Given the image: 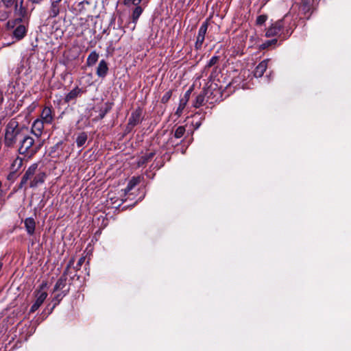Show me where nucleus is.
Returning a JSON list of instances; mask_svg holds the SVG:
<instances>
[{
	"label": "nucleus",
	"mask_w": 351,
	"mask_h": 351,
	"mask_svg": "<svg viewBox=\"0 0 351 351\" xmlns=\"http://www.w3.org/2000/svg\"><path fill=\"white\" fill-rule=\"evenodd\" d=\"M45 123L42 121L39 118L36 119L32 123V132L37 137L39 138L43 134Z\"/></svg>",
	"instance_id": "ddd939ff"
},
{
	"label": "nucleus",
	"mask_w": 351,
	"mask_h": 351,
	"mask_svg": "<svg viewBox=\"0 0 351 351\" xmlns=\"http://www.w3.org/2000/svg\"><path fill=\"white\" fill-rule=\"evenodd\" d=\"M267 19V16L265 14L260 15L256 19V24L261 25L264 24Z\"/></svg>",
	"instance_id": "f704fd0d"
},
{
	"label": "nucleus",
	"mask_w": 351,
	"mask_h": 351,
	"mask_svg": "<svg viewBox=\"0 0 351 351\" xmlns=\"http://www.w3.org/2000/svg\"><path fill=\"white\" fill-rule=\"evenodd\" d=\"M209 93L211 94V91L209 88H204L203 90L196 97L195 101H193V106L195 108H198L203 106L206 97H207V101H208L209 96L208 95Z\"/></svg>",
	"instance_id": "9d476101"
},
{
	"label": "nucleus",
	"mask_w": 351,
	"mask_h": 351,
	"mask_svg": "<svg viewBox=\"0 0 351 351\" xmlns=\"http://www.w3.org/2000/svg\"><path fill=\"white\" fill-rule=\"evenodd\" d=\"M88 138L87 134L84 132L80 133L76 138V144L78 147H82L86 142Z\"/></svg>",
	"instance_id": "5701e85b"
},
{
	"label": "nucleus",
	"mask_w": 351,
	"mask_h": 351,
	"mask_svg": "<svg viewBox=\"0 0 351 351\" xmlns=\"http://www.w3.org/2000/svg\"><path fill=\"white\" fill-rule=\"evenodd\" d=\"M185 132H186V129H185L184 126H179V127H178L176 128V131H175V133H174L175 138H180L181 137L183 136V135L184 134Z\"/></svg>",
	"instance_id": "cd10ccee"
},
{
	"label": "nucleus",
	"mask_w": 351,
	"mask_h": 351,
	"mask_svg": "<svg viewBox=\"0 0 351 351\" xmlns=\"http://www.w3.org/2000/svg\"><path fill=\"white\" fill-rule=\"evenodd\" d=\"M14 1L15 0H0V5L2 4L5 8L8 9L13 5Z\"/></svg>",
	"instance_id": "473e14b6"
},
{
	"label": "nucleus",
	"mask_w": 351,
	"mask_h": 351,
	"mask_svg": "<svg viewBox=\"0 0 351 351\" xmlns=\"http://www.w3.org/2000/svg\"><path fill=\"white\" fill-rule=\"evenodd\" d=\"M3 101V95H2V94H0V104L2 103Z\"/></svg>",
	"instance_id": "c03bdc74"
},
{
	"label": "nucleus",
	"mask_w": 351,
	"mask_h": 351,
	"mask_svg": "<svg viewBox=\"0 0 351 351\" xmlns=\"http://www.w3.org/2000/svg\"><path fill=\"white\" fill-rule=\"evenodd\" d=\"M201 125V123L200 122H196L195 124H194V126H195V129H197Z\"/></svg>",
	"instance_id": "a19ab883"
},
{
	"label": "nucleus",
	"mask_w": 351,
	"mask_h": 351,
	"mask_svg": "<svg viewBox=\"0 0 351 351\" xmlns=\"http://www.w3.org/2000/svg\"><path fill=\"white\" fill-rule=\"evenodd\" d=\"M62 0H50V7L48 10V19H53L60 12V3Z\"/></svg>",
	"instance_id": "9b49d317"
},
{
	"label": "nucleus",
	"mask_w": 351,
	"mask_h": 351,
	"mask_svg": "<svg viewBox=\"0 0 351 351\" xmlns=\"http://www.w3.org/2000/svg\"><path fill=\"white\" fill-rule=\"evenodd\" d=\"M220 60V57L219 56H213L209 61L207 62V64L205 66V69H209L212 66H215L218 64L219 61Z\"/></svg>",
	"instance_id": "a878e982"
},
{
	"label": "nucleus",
	"mask_w": 351,
	"mask_h": 351,
	"mask_svg": "<svg viewBox=\"0 0 351 351\" xmlns=\"http://www.w3.org/2000/svg\"><path fill=\"white\" fill-rule=\"evenodd\" d=\"M23 160L21 157H16L12 164V169H13V173L18 171L23 166Z\"/></svg>",
	"instance_id": "b1692460"
},
{
	"label": "nucleus",
	"mask_w": 351,
	"mask_h": 351,
	"mask_svg": "<svg viewBox=\"0 0 351 351\" xmlns=\"http://www.w3.org/2000/svg\"><path fill=\"white\" fill-rule=\"evenodd\" d=\"M141 178L140 176L132 177L128 183L126 188L124 189L125 195L129 193L137 184L141 182Z\"/></svg>",
	"instance_id": "6ab92c4d"
},
{
	"label": "nucleus",
	"mask_w": 351,
	"mask_h": 351,
	"mask_svg": "<svg viewBox=\"0 0 351 351\" xmlns=\"http://www.w3.org/2000/svg\"><path fill=\"white\" fill-rule=\"evenodd\" d=\"M84 261H85V257L84 256L81 257L78 260L76 265L74 267V269L76 271L79 270L80 269V267H82V265H83V263H84Z\"/></svg>",
	"instance_id": "c9c22d12"
},
{
	"label": "nucleus",
	"mask_w": 351,
	"mask_h": 351,
	"mask_svg": "<svg viewBox=\"0 0 351 351\" xmlns=\"http://www.w3.org/2000/svg\"><path fill=\"white\" fill-rule=\"evenodd\" d=\"M25 228L28 234L33 235L35 232L36 222L32 217H28L24 221Z\"/></svg>",
	"instance_id": "a211bd4d"
},
{
	"label": "nucleus",
	"mask_w": 351,
	"mask_h": 351,
	"mask_svg": "<svg viewBox=\"0 0 351 351\" xmlns=\"http://www.w3.org/2000/svg\"><path fill=\"white\" fill-rule=\"evenodd\" d=\"M38 163L32 164L25 172L19 184V189H22L27 182L29 181V188H36L43 184L46 178L47 174L45 171H38Z\"/></svg>",
	"instance_id": "f03ea898"
},
{
	"label": "nucleus",
	"mask_w": 351,
	"mask_h": 351,
	"mask_svg": "<svg viewBox=\"0 0 351 351\" xmlns=\"http://www.w3.org/2000/svg\"><path fill=\"white\" fill-rule=\"evenodd\" d=\"M208 27V23L207 21H204L200 26L197 35L203 36L205 38L207 29Z\"/></svg>",
	"instance_id": "bb28decb"
},
{
	"label": "nucleus",
	"mask_w": 351,
	"mask_h": 351,
	"mask_svg": "<svg viewBox=\"0 0 351 351\" xmlns=\"http://www.w3.org/2000/svg\"><path fill=\"white\" fill-rule=\"evenodd\" d=\"M143 110L141 108L138 107L131 114L128 123V128H132L134 126L141 123Z\"/></svg>",
	"instance_id": "0eeeda50"
},
{
	"label": "nucleus",
	"mask_w": 351,
	"mask_h": 351,
	"mask_svg": "<svg viewBox=\"0 0 351 351\" xmlns=\"http://www.w3.org/2000/svg\"><path fill=\"white\" fill-rule=\"evenodd\" d=\"M73 264H74V259L71 258L69 261L63 274L60 277V278L57 280V282L53 287V292L63 290L64 288L66 287V280H67V275L69 274L71 267H72L73 265Z\"/></svg>",
	"instance_id": "39448f33"
},
{
	"label": "nucleus",
	"mask_w": 351,
	"mask_h": 351,
	"mask_svg": "<svg viewBox=\"0 0 351 351\" xmlns=\"http://www.w3.org/2000/svg\"><path fill=\"white\" fill-rule=\"evenodd\" d=\"M54 112L51 107L45 106L40 114V119L46 123V125H51L54 119Z\"/></svg>",
	"instance_id": "6e6552de"
},
{
	"label": "nucleus",
	"mask_w": 351,
	"mask_h": 351,
	"mask_svg": "<svg viewBox=\"0 0 351 351\" xmlns=\"http://www.w3.org/2000/svg\"><path fill=\"white\" fill-rule=\"evenodd\" d=\"M277 43V39L274 38L271 40H267L261 45V49H265L272 45H275Z\"/></svg>",
	"instance_id": "2f4dec72"
},
{
	"label": "nucleus",
	"mask_w": 351,
	"mask_h": 351,
	"mask_svg": "<svg viewBox=\"0 0 351 351\" xmlns=\"http://www.w3.org/2000/svg\"><path fill=\"white\" fill-rule=\"evenodd\" d=\"M22 137L23 138L20 142L19 152L20 154H23L31 158L38 152L39 147L34 145L35 141L32 136H23Z\"/></svg>",
	"instance_id": "20e7f679"
},
{
	"label": "nucleus",
	"mask_w": 351,
	"mask_h": 351,
	"mask_svg": "<svg viewBox=\"0 0 351 351\" xmlns=\"http://www.w3.org/2000/svg\"><path fill=\"white\" fill-rule=\"evenodd\" d=\"M47 282L43 281L39 286V289L35 291V296L36 298L35 302L40 306L43 304L47 297V293L44 291V289L47 287Z\"/></svg>",
	"instance_id": "1a4fd4ad"
},
{
	"label": "nucleus",
	"mask_w": 351,
	"mask_h": 351,
	"mask_svg": "<svg viewBox=\"0 0 351 351\" xmlns=\"http://www.w3.org/2000/svg\"><path fill=\"white\" fill-rule=\"evenodd\" d=\"M40 306L39 304H38L37 303L34 302L32 306H31L30 309H29V313H34L36 311H37L39 307Z\"/></svg>",
	"instance_id": "4c0bfd02"
},
{
	"label": "nucleus",
	"mask_w": 351,
	"mask_h": 351,
	"mask_svg": "<svg viewBox=\"0 0 351 351\" xmlns=\"http://www.w3.org/2000/svg\"><path fill=\"white\" fill-rule=\"evenodd\" d=\"M22 128H20L19 122L11 119L5 126L4 135V145L7 147H13L19 137H22Z\"/></svg>",
	"instance_id": "7ed1b4c3"
},
{
	"label": "nucleus",
	"mask_w": 351,
	"mask_h": 351,
	"mask_svg": "<svg viewBox=\"0 0 351 351\" xmlns=\"http://www.w3.org/2000/svg\"><path fill=\"white\" fill-rule=\"evenodd\" d=\"M187 103L188 102L186 101V99L182 100V99H180V103H179V106H178V108H177V110H176V111L175 112V114L176 116L180 117L182 115V114L183 112V110L185 108Z\"/></svg>",
	"instance_id": "393cba45"
},
{
	"label": "nucleus",
	"mask_w": 351,
	"mask_h": 351,
	"mask_svg": "<svg viewBox=\"0 0 351 351\" xmlns=\"http://www.w3.org/2000/svg\"><path fill=\"white\" fill-rule=\"evenodd\" d=\"M99 59V53L95 51L90 52L86 60V64L88 66H93Z\"/></svg>",
	"instance_id": "412c9836"
},
{
	"label": "nucleus",
	"mask_w": 351,
	"mask_h": 351,
	"mask_svg": "<svg viewBox=\"0 0 351 351\" xmlns=\"http://www.w3.org/2000/svg\"><path fill=\"white\" fill-rule=\"evenodd\" d=\"M191 93V89L188 90L185 93L184 97L182 98H181V99H182V100L186 99V101L188 102L189 100V98H190Z\"/></svg>",
	"instance_id": "58836bf2"
},
{
	"label": "nucleus",
	"mask_w": 351,
	"mask_h": 351,
	"mask_svg": "<svg viewBox=\"0 0 351 351\" xmlns=\"http://www.w3.org/2000/svg\"><path fill=\"white\" fill-rule=\"evenodd\" d=\"M2 182L0 181V197L3 196V191L1 189Z\"/></svg>",
	"instance_id": "79ce46f5"
},
{
	"label": "nucleus",
	"mask_w": 351,
	"mask_h": 351,
	"mask_svg": "<svg viewBox=\"0 0 351 351\" xmlns=\"http://www.w3.org/2000/svg\"><path fill=\"white\" fill-rule=\"evenodd\" d=\"M1 5H0V7ZM10 14V12L6 10L5 9L0 8V21H5L7 20Z\"/></svg>",
	"instance_id": "c85d7f7f"
},
{
	"label": "nucleus",
	"mask_w": 351,
	"mask_h": 351,
	"mask_svg": "<svg viewBox=\"0 0 351 351\" xmlns=\"http://www.w3.org/2000/svg\"><path fill=\"white\" fill-rule=\"evenodd\" d=\"M205 38L201 36L197 35V40L195 43V48L197 50H199L202 48V46L203 45V43L204 41Z\"/></svg>",
	"instance_id": "c756f323"
},
{
	"label": "nucleus",
	"mask_w": 351,
	"mask_h": 351,
	"mask_svg": "<svg viewBox=\"0 0 351 351\" xmlns=\"http://www.w3.org/2000/svg\"><path fill=\"white\" fill-rule=\"evenodd\" d=\"M108 72V66L106 60H101L97 68L96 73L101 78H104Z\"/></svg>",
	"instance_id": "f3484780"
},
{
	"label": "nucleus",
	"mask_w": 351,
	"mask_h": 351,
	"mask_svg": "<svg viewBox=\"0 0 351 351\" xmlns=\"http://www.w3.org/2000/svg\"><path fill=\"white\" fill-rule=\"evenodd\" d=\"M30 1H32V3H41L43 0H29Z\"/></svg>",
	"instance_id": "ea45409f"
},
{
	"label": "nucleus",
	"mask_w": 351,
	"mask_h": 351,
	"mask_svg": "<svg viewBox=\"0 0 351 351\" xmlns=\"http://www.w3.org/2000/svg\"><path fill=\"white\" fill-rule=\"evenodd\" d=\"M218 70V67L217 66H215L214 69H213V73H211L210 76L213 77V73L214 72H217Z\"/></svg>",
	"instance_id": "37998d69"
},
{
	"label": "nucleus",
	"mask_w": 351,
	"mask_h": 351,
	"mask_svg": "<svg viewBox=\"0 0 351 351\" xmlns=\"http://www.w3.org/2000/svg\"><path fill=\"white\" fill-rule=\"evenodd\" d=\"M172 95L171 90L167 91L162 96L161 99V101L163 104L167 103L168 101L170 99Z\"/></svg>",
	"instance_id": "72a5a7b5"
},
{
	"label": "nucleus",
	"mask_w": 351,
	"mask_h": 351,
	"mask_svg": "<svg viewBox=\"0 0 351 351\" xmlns=\"http://www.w3.org/2000/svg\"><path fill=\"white\" fill-rule=\"evenodd\" d=\"M69 291H63L61 293L57 294L53 299L52 302H53V306L50 310V313L54 309V308L60 303L62 299L68 293Z\"/></svg>",
	"instance_id": "4be33fe9"
},
{
	"label": "nucleus",
	"mask_w": 351,
	"mask_h": 351,
	"mask_svg": "<svg viewBox=\"0 0 351 351\" xmlns=\"http://www.w3.org/2000/svg\"><path fill=\"white\" fill-rule=\"evenodd\" d=\"M269 60L266 59L261 61L255 68L254 75L256 77H261L265 72Z\"/></svg>",
	"instance_id": "2eb2a0df"
},
{
	"label": "nucleus",
	"mask_w": 351,
	"mask_h": 351,
	"mask_svg": "<svg viewBox=\"0 0 351 351\" xmlns=\"http://www.w3.org/2000/svg\"><path fill=\"white\" fill-rule=\"evenodd\" d=\"M62 145V141H60V142L58 143L56 145V146L57 147H58L59 146H61Z\"/></svg>",
	"instance_id": "a18cd8bd"
},
{
	"label": "nucleus",
	"mask_w": 351,
	"mask_h": 351,
	"mask_svg": "<svg viewBox=\"0 0 351 351\" xmlns=\"http://www.w3.org/2000/svg\"><path fill=\"white\" fill-rule=\"evenodd\" d=\"M143 0H123V3L128 7L141 4Z\"/></svg>",
	"instance_id": "7c9ffc66"
},
{
	"label": "nucleus",
	"mask_w": 351,
	"mask_h": 351,
	"mask_svg": "<svg viewBox=\"0 0 351 351\" xmlns=\"http://www.w3.org/2000/svg\"><path fill=\"white\" fill-rule=\"evenodd\" d=\"M13 34H14V36L15 38H16L18 40L23 38L26 34L25 27L23 25H19L14 30Z\"/></svg>",
	"instance_id": "aec40b11"
},
{
	"label": "nucleus",
	"mask_w": 351,
	"mask_h": 351,
	"mask_svg": "<svg viewBox=\"0 0 351 351\" xmlns=\"http://www.w3.org/2000/svg\"><path fill=\"white\" fill-rule=\"evenodd\" d=\"M84 93V90L78 86H75L69 93H68L64 97L65 103H70L71 101H75L77 98L81 97Z\"/></svg>",
	"instance_id": "f8f14e48"
},
{
	"label": "nucleus",
	"mask_w": 351,
	"mask_h": 351,
	"mask_svg": "<svg viewBox=\"0 0 351 351\" xmlns=\"http://www.w3.org/2000/svg\"><path fill=\"white\" fill-rule=\"evenodd\" d=\"M295 27L292 16L287 14L280 19L271 21L269 26L266 29L265 36H277L281 40H286L291 36Z\"/></svg>",
	"instance_id": "f257e3e1"
},
{
	"label": "nucleus",
	"mask_w": 351,
	"mask_h": 351,
	"mask_svg": "<svg viewBox=\"0 0 351 351\" xmlns=\"http://www.w3.org/2000/svg\"><path fill=\"white\" fill-rule=\"evenodd\" d=\"M154 152H147L138 158L136 165L138 167H143L149 162L155 156Z\"/></svg>",
	"instance_id": "dca6fc26"
},
{
	"label": "nucleus",
	"mask_w": 351,
	"mask_h": 351,
	"mask_svg": "<svg viewBox=\"0 0 351 351\" xmlns=\"http://www.w3.org/2000/svg\"><path fill=\"white\" fill-rule=\"evenodd\" d=\"M13 172H12L11 173H10V175L8 176V179L10 180V178H12V176L13 175Z\"/></svg>",
	"instance_id": "49530a36"
},
{
	"label": "nucleus",
	"mask_w": 351,
	"mask_h": 351,
	"mask_svg": "<svg viewBox=\"0 0 351 351\" xmlns=\"http://www.w3.org/2000/svg\"><path fill=\"white\" fill-rule=\"evenodd\" d=\"M13 5L15 14L19 16L16 21L21 22L28 16L27 8L24 5V0H15Z\"/></svg>",
	"instance_id": "423d86ee"
},
{
	"label": "nucleus",
	"mask_w": 351,
	"mask_h": 351,
	"mask_svg": "<svg viewBox=\"0 0 351 351\" xmlns=\"http://www.w3.org/2000/svg\"><path fill=\"white\" fill-rule=\"evenodd\" d=\"M110 108L108 107H106L104 110H101L99 114V119H103L105 117V115L108 112Z\"/></svg>",
	"instance_id": "e433bc0d"
},
{
	"label": "nucleus",
	"mask_w": 351,
	"mask_h": 351,
	"mask_svg": "<svg viewBox=\"0 0 351 351\" xmlns=\"http://www.w3.org/2000/svg\"><path fill=\"white\" fill-rule=\"evenodd\" d=\"M134 6V8L132 10L131 16L132 23L134 24L133 26L132 27V29H134L135 28L138 19L143 13L144 9L141 4Z\"/></svg>",
	"instance_id": "4468645a"
}]
</instances>
